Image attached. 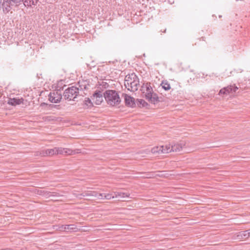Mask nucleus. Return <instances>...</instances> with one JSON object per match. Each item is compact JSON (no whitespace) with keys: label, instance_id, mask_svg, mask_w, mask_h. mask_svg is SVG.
Segmentation results:
<instances>
[{"label":"nucleus","instance_id":"17","mask_svg":"<svg viewBox=\"0 0 250 250\" xmlns=\"http://www.w3.org/2000/svg\"><path fill=\"white\" fill-rule=\"evenodd\" d=\"M77 88H79V91H82L87 89V86L89 85L87 82L85 81H79L77 84Z\"/></svg>","mask_w":250,"mask_h":250},{"label":"nucleus","instance_id":"12","mask_svg":"<svg viewBox=\"0 0 250 250\" xmlns=\"http://www.w3.org/2000/svg\"><path fill=\"white\" fill-rule=\"evenodd\" d=\"M123 96L124 97L125 105L131 107H133L135 106L136 104L135 103L134 99L133 97L126 94H123Z\"/></svg>","mask_w":250,"mask_h":250},{"label":"nucleus","instance_id":"32","mask_svg":"<svg viewBox=\"0 0 250 250\" xmlns=\"http://www.w3.org/2000/svg\"><path fill=\"white\" fill-rule=\"evenodd\" d=\"M62 196L61 194L57 192H51V197H60Z\"/></svg>","mask_w":250,"mask_h":250},{"label":"nucleus","instance_id":"19","mask_svg":"<svg viewBox=\"0 0 250 250\" xmlns=\"http://www.w3.org/2000/svg\"><path fill=\"white\" fill-rule=\"evenodd\" d=\"M150 9V7L148 6L146 4H144V3H142V21L143 20V14L144 13V15H147V13L150 14L149 10Z\"/></svg>","mask_w":250,"mask_h":250},{"label":"nucleus","instance_id":"44","mask_svg":"<svg viewBox=\"0 0 250 250\" xmlns=\"http://www.w3.org/2000/svg\"><path fill=\"white\" fill-rule=\"evenodd\" d=\"M143 56H144V57H146V55H145V54H143Z\"/></svg>","mask_w":250,"mask_h":250},{"label":"nucleus","instance_id":"22","mask_svg":"<svg viewBox=\"0 0 250 250\" xmlns=\"http://www.w3.org/2000/svg\"><path fill=\"white\" fill-rule=\"evenodd\" d=\"M66 231H77L79 229L75 224L65 225Z\"/></svg>","mask_w":250,"mask_h":250},{"label":"nucleus","instance_id":"35","mask_svg":"<svg viewBox=\"0 0 250 250\" xmlns=\"http://www.w3.org/2000/svg\"><path fill=\"white\" fill-rule=\"evenodd\" d=\"M59 229H60V230H61V231H66V230H65V225H61V226L59 227Z\"/></svg>","mask_w":250,"mask_h":250},{"label":"nucleus","instance_id":"13","mask_svg":"<svg viewBox=\"0 0 250 250\" xmlns=\"http://www.w3.org/2000/svg\"><path fill=\"white\" fill-rule=\"evenodd\" d=\"M12 5L10 0H3L1 2V8H2L3 13L6 14L10 11L11 9V6Z\"/></svg>","mask_w":250,"mask_h":250},{"label":"nucleus","instance_id":"21","mask_svg":"<svg viewBox=\"0 0 250 250\" xmlns=\"http://www.w3.org/2000/svg\"><path fill=\"white\" fill-rule=\"evenodd\" d=\"M93 106L91 100L89 98H85L84 101V107L86 108H91Z\"/></svg>","mask_w":250,"mask_h":250},{"label":"nucleus","instance_id":"5","mask_svg":"<svg viewBox=\"0 0 250 250\" xmlns=\"http://www.w3.org/2000/svg\"><path fill=\"white\" fill-rule=\"evenodd\" d=\"M238 89V87L235 84H230L228 86L224 87L221 89L219 91V94L220 95L234 94L236 93Z\"/></svg>","mask_w":250,"mask_h":250},{"label":"nucleus","instance_id":"40","mask_svg":"<svg viewBox=\"0 0 250 250\" xmlns=\"http://www.w3.org/2000/svg\"><path fill=\"white\" fill-rule=\"evenodd\" d=\"M248 231L249 234H250V229H248Z\"/></svg>","mask_w":250,"mask_h":250},{"label":"nucleus","instance_id":"30","mask_svg":"<svg viewBox=\"0 0 250 250\" xmlns=\"http://www.w3.org/2000/svg\"><path fill=\"white\" fill-rule=\"evenodd\" d=\"M43 196L46 198L51 197V191L44 190Z\"/></svg>","mask_w":250,"mask_h":250},{"label":"nucleus","instance_id":"28","mask_svg":"<svg viewBox=\"0 0 250 250\" xmlns=\"http://www.w3.org/2000/svg\"><path fill=\"white\" fill-rule=\"evenodd\" d=\"M11 3V5H18L19 4L21 3V2H23V0H10Z\"/></svg>","mask_w":250,"mask_h":250},{"label":"nucleus","instance_id":"38","mask_svg":"<svg viewBox=\"0 0 250 250\" xmlns=\"http://www.w3.org/2000/svg\"><path fill=\"white\" fill-rule=\"evenodd\" d=\"M138 104H141V99H137Z\"/></svg>","mask_w":250,"mask_h":250},{"label":"nucleus","instance_id":"37","mask_svg":"<svg viewBox=\"0 0 250 250\" xmlns=\"http://www.w3.org/2000/svg\"><path fill=\"white\" fill-rule=\"evenodd\" d=\"M147 178L146 177V175H142V179H146Z\"/></svg>","mask_w":250,"mask_h":250},{"label":"nucleus","instance_id":"20","mask_svg":"<svg viewBox=\"0 0 250 250\" xmlns=\"http://www.w3.org/2000/svg\"><path fill=\"white\" fill-rule=\"evenodd\" d=\"M39 0H23V4L25 6H31V5H36Z\"/></svg>","mask_w":250,"mask_h":250},{"label":"nucleus","instance_id":"41","mask_svg":"<svg viewBox=\"0 0 250 250\" xmlns=\"http://www.w3.org/2000/svg\"><path fill=\"white\" fill-rule=\"evenodd\" d=\"M212 17L213 18H216V16L215 15H212Z\"/></svg>","mask_w":250,"mask_h":250},{"label":"nucleus","instance_id":"18","mask_svg":"<svg viewBox=\"0 0 250 250\" xmlns=\"http://www.w3.org/2000/svg\"><path fill=\"white\" fill-rule=\"evenodd\" d=\"M138 78L134 73L126 75L125 77V82H133Z\"/></svg>","mask_w":250,"mask_h":250},{"label":"nucleus","instance_id":"16","mask_svg":"<svg viewBox=\"0 0 250 250\" xmlns=\"http://www.w3.org/2000/svg\"><path fill=\"white\" fill-rule=\"evenodd\" d=\"M237 237L238 239H248L249 237H250V234H249L248 230H243L240 231L237 235Z\"/></svg>","mask_w":250,"mask_h":250},{"label":"nucleus","instance_id":"29","mask_svg":"<svg viewBox=\"0 0 250 250\" xmlns=\"http://www.w3.org/2000/svg\"><path fill=\"white\" fill-rule=\"evenodd\" d=\"M142 175H146L147 178H150L153 177V174L151 172H142Z\"/></svg>","mask_w":250,"mask_h":250},{"label":"nucleus","instance_id":"45","mask_svg":"<svg viewBox=\"0 0 250 250\" xmlns=\"http://www.w3.org/2000/svg\"><path fill=\"white\" fill-rule=\"evenodd\" d=\"M166 29H165V31H163V32L165 33L166 32Z\"/></svg>","mask_w":250,"mask_h":250},{"label":"nucleus","instance_id":"25","mask_svg":"<svg viewBox=\"0 0 250 250\" xmlns=\"http://www.w3.org/2000/svg\"><path fill=\"white\" fill-rule=\"evenodd\" d=\"M151 153V150L150 148H146L142 150V158L145 157L146 156L147 154H150Z\"/></svg>","mask_w":250,"mask_h":250},{"label":"nucleus","instance_id":"6","mask_svg":"<svg viewBox=\"0 0 250 250\" xmlns=\"http://www.w3.org/2000/svg\"><path fill=\"white\" fill-rule=\"evenodd\" d=\"M185 146L186 144L184 141H181L180 143L175 144L174 145H166L167 148H168V150H170L168 151V153L171 151L179 152L182 150L184 147H185Z\"/></svg>","mask_w":250,"mask_h":250},{"label":"nucleus","instance_id":"43","mask_svg":"<svg viewBox=\"0 0 250 250\" xmlns=\"http://www.w3.org/2000/svg\"><path fill=\"white\" fill-rule=\"evenodd\" d=\"M219 18H221L222 17V16L221 15H219Z\"/></svg>","mask_w":250,"mask_h":250},{"label":"nucleus","instance_id":"10","mask_svg":"<svg viewBox=\"0 0 250 250\" xmlns=\"http://www.w3.org/2000/svg\"><path fill=\"white\" fill-rule=\"evenodd\" d=\"M125 86L128 90L135 92L138 90V86H140L139 79L133 82H125Z\"/></svg>","mask_w":250,"mask_h":250},{"label":"nucleus","instance_id":"14","mask_svg":"<svg viewBox=\"0 0 250 250\" xmlns=\"http://www.w3.org/2000/svg\"><path fill=\"white\" fill-rule=\"evenodd\" d=\"M142 200V213L146 212V210L150 208V205H152V203L150 204V202H151V200L147 199L146 198H142L141 199Z\"/></svg>","mask_w":250,"mask_h":250},{"label":"nucleus","instance_id":"24","mask_svg":"<svg viewBox=\"0 0 250 250\" xmlns=\"http://www.w3.org/2000/svg\"><path fill=\"white\" fill-rule=\"evenodd\" d=\"M43 155L47 156H52L56 154L55 147L52 149H47L45 150V152L43 153Z\"/></svg>","mask_w":250,"mask_h":250},{"label":"nucleus","instance_id":"33","mask_svg":"<svg viewBox=\"0 0 250 250\" xmlns=\"http://www.w3.org/2000/svg\"><path fill=\"white\" fill-rule=\"evenodd\" d=\"M95 66V63L94 62H92L91 64H87V67L89 69H91L92 67L94 68Z\"/></svg>","mask_w":250,"mask_h":250},{"label":"nucleus","instance_id":"15","mask_svg":"<svg viewBox=\"0 0 250 250\" xmlns=\"http://www.w3.org/2000/svg\"><path fill=\"white\" fill-rule=\"evenodd\" d=\"M24 99L22 98L21 99H19V98H10L8 99L7 104L12 106H16L22 103Z\"/></svg>","mask_w":250,"mask_h":250},{"label":"nucleus","instance_id":"27","mask_svg":"<svg viewBox=\"0 0 250 250\" xmlns=\"http://www.w3.org/2000/svg\"><path fill=\"white\" fill-rule=\"evenodd\" d=\"M33 191L34 193H35L36 194H37L43 196V195L44 190H40V189H37V188H34L33 189Z\"/></svg>","mask_w":250,"mask_h":250},{"label":"nucleus","instance_id":"11","mask_svg":"<svg viewBox=\"0 0 250 250\" xmlns=\"http://www.w3.org/2000/svg\"><path fill=\"white\" fill-rule=\"evenodd\" d=\"M56 154L72 155L75 154L74 150L69 148H64L61 147H55Z\"/></svg>","mask_w":250,"mask_h":250},{"label":"nucleus","instance_id":"4","mask_svg":"<svg viewBox=\"0 0 250 250\" xmlns=\"http://www.w3.org/2000/svg\"><path fill=\"white\" fill-rule=\"evenodd\" d=\"M79 88L77 86H72L67 87L63 93V96L65 100L69 101H75L79 94Z\"/></svg>","mask_w":250,"mask_h":250},{"label":"nucleus","instance_id":"42","mask_svg":"<svg viewBox=\"0 0 250 250\" xmlns=\"http://www.w3.org/2000/svg\"><path fill=\"white\" fill-rule=\"evenodd\" d=\"M205 37H202V38H201V39H202V40H203V41H205V40H204V39H205Z\"/></svg>","mask_w":250,"mask_h":250},{"label":"nucleus","instance_id":"7","mask_svg":"<svg viewBox=\"0 0 250 250\" xmlns=\"http://www.w3.org/2000/svg\"><path fill=\"white\" fill-rule=\"evenodd\" d=\"M62 99V95L60 90L55 92H50L49 95V100L51 103H58Z\"/></svg>","mask_w":250,"mask_h":250},{"label":"nucleus","instance_id":"36","mask_svg":"<svg viewBox=\"0 0 250 250\" xmlns=\"http://www.w3.org/2000/svg\"><path fill=\"white\" fill-rule=\"evenodd\" d=\"M146 160V159H142L141 160V161H142V166H143L144 165V163H145L146 162L145 161Z\"/></svg>","mask_w":250,"mask_h":250},{"label":"nucleus","instance_id":"3","mask_svg":"<svg viewBox=\"0 0 250 250\" xmlns=\"http://www.w3.org/2000/svg\"><path fill=\"white\" fill-rule=\"evenodd\" d=\"M104 97L107 104L111 106L119 105L121 102L118 92L114 90H106L104 93Z\"/></svg>","mask_w":250,"mask_h":250},{"label":"nucleus","instance_id":"26","mask_svg":"<svg viewBox=\"0 0 250 250\" xmlns=\"http://www.w3.org/2000/svg\"><path fill=\"white\" fill-rule=\"evenodd\" d=\"M40 106L42 107H44L45 108H52L53 107L56 106V105H55L54 104H48L45 103H42L40 104Z\"/></svg>","mask_w":250,"mask_h":250},{"label":"nucleus","instance_id":"46","mask_svg":"<svg viewBox=\"0 0 250 250\" xmlns=\"http://www.w3.org/2000/svg\"><path fill=\"white\" fill-rule=\"evenodd\" d=\"M105 83V84H107V86H108V84L107 83Z\"/></svg>","mask_w":250,"mask_h":250},{"label":"nucleus","instance_id":"34","mask_svg":"<svg viewBox=\"0 0 250 250\" xmlns=\"http://www.w3.org/2000/svg\"><path fill=\"white\" fill-rule=\"evenodd\" d=\"M142 243H148L149 241L147 240V239L146 238V236L145 235H142Z\"/></svg>","mask_w":250,"mask_h":250},{"label":"nucleus","instance_id":"23","mask_svg":"<svg viewBox=\"0 0 250 250\" xmlns=\"http://www.w3.org/2000/svg\"><path fill=\"white\" fill-rule=\"evenodd\" d=\"M161 85L166 91L169 90L171 88L170 84L168 83L167 80H163L161 83Z\"/></svg>","mask_w":250,"mask_h":250},{"label":"nucleus","instance_id":"9","mask_svg":"<svg viewBox=\"0 0 250 250\" xmlns=\"http://www.w3.org/2000/svg\"><path fill=\"white\" fill-rule=\"evenodd\" d=\"M150 149L151 150V153L154 154L168 153V151H170L169 150H168V148H167L166 145L156 146Z\"/></svg>","mask_w":250,"mask_h":250},{"label":"nucleus","instance_id":"1","mask_svg":"<svg viewBox=\"0 0 250 250\" xmlns=\"http://www.w3.org/2000/svg\"><path fill=\"white\" fill-rule=\"evenodd\" d=\"M74 195L79 199L91 200L90 197H94L98 199L106 200L119 198V200L125 201L124 199L128 197L129 194L123 192H115L113 195L112 193H101L96 191L84 190L82 191L81 193H74Z\"/></svg>","mask_w":250,"mask_h":250},{"label":"nucleus","instance_id":"8","mask_svg":"<svg viewBox=\"0 0 250 250\" xmlns=\"http://www.w3.org/2000/svg\"><path fill=\"white\" fill-rule=\"evenodd\" d=\"M104 94L100 90H96L91 96V99L97 105L100 104L104 101Z\"/></svg>","mask_w":250,"mask_h":250},{"label":"nucleus","instance_id":"31","mask_svg":"<svg viewBox=\"0 0 250 250\" xmlns=\"http://www.w3.org/2000/svg\"><path fill=\"white\" fill-rule=\"evenodd\" d=\"M142 106L149 108L148 106H149V104L144 100L142 99Z\"/></svg>","mask_w":250,"mask_h":250},{"label":"nucleus","instance_id":"39","mask_svg":"<svg viewBox=\"0 0 250 250\" xmlns=\"http://www.w3.org/2000/svg\"><path fill=\"white\" fill-rule=\"evenodd\" d=\"M2 0H0V9H1V4Z\"/></svg>","mask_w":250,"mask_h":250},{"label":"nucleus","instance_id":"2","mask_svg":"<svg viewBox=\"0 0 250 250\" xmlns=\"http://www.w3.org/2000/svg\"><path fill=\"white\" fill-rule=\"evenodd\" d=\"M142 85V93H145L144 96L142 94V97H145L149 103L155 104L159 102H163V98L159 97L157 94L154 92L150 83L146 82L143 80Z\"/></svg>","mask_w":250,"mask_h":250}]
</instances>
